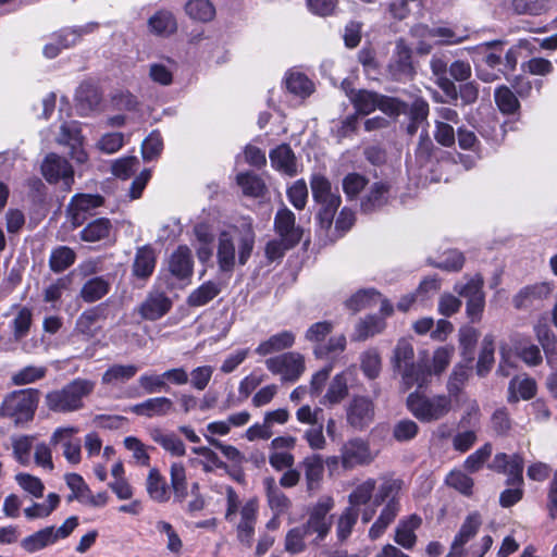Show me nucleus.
Returning <instances> with one entry per match:
<instances>
[{"label": "nucleus", "mask_w": 557, "mask_h": 557, "mask_svg": "<svg viewBox=\"0 0 557 557\" xmlns=\"http://www.w3.org/2000/svg\"><path fill=\"white\" fill-rule=\"evenodd\" d=\"M146 488L150 498L157 503H165L170 499L166 481L156 468L150 469L148 473Z\"/></svg>", "instance_id": "obj_31"}, {"label": "nucleus", "mask_w": 557, "mask_h": 557, "mask_svg": "<svg viewBox=\"0 0 557 557\" xmlns=\"http://www.w3.org/2000/svg\"><path fill=\"white\" fill-rule=\"evenodd\" d=\"M406 405L413 417L421 422H434L446 417L453 409L450 396L435 395L429 397L413 392L407 397Z\"/></svg>", "instance_id": "obj_5"}, {"label": "nucleus", "mask_w": 557, "mask_h": 557, "mask_svg": "<svg viewBox=\"0 0 557 557\" xmlns=\"http://www.w3.org/2000/svg\"><path fill=\"white\" fill-rule=\"evenodd\" d=\"M104 199L100 195L77 194L72 197L67 206V218L74 227L81 226L92 210L103 205Z\"/></svg>", "instance_id": "obj_11"}, {"label": "nucleus", "mask_w": 557, "mask_h": 557, "mask_svg": "<svg viewBox=\"0 0 557 557\" xmlns=\"http://www.w3.org/2000/svg\"><path fill=\"white\" fill-rule=\"evenodd\" d=\"M380 294L374 289H364L356 293L348 301L347 306L354 310L359 311L363 308L376 305L379 302Z\"/></svg>", "instance_id": "obj_63"}, {"label": "nucleus", "mask_w": 557, "mask_h": 557, "mask_svg": "<svg viewBox=\"0 0 557 557\" xmlns=\"http://www.w3.org/2000/svg\"><path fill=\"white\" fill-rule=\"evenodd\" d=\"M401 484L403 482L398 479L383 478L374 496L373 505L379 506L385 500L387 502L369 530V537L371 540L381 537L398 516L400 505L397 496L401 490Z\"/></svg>", "instance_id": "obj_3"}, {"label": "nucleus", "mask_w": 557, "mask_h": 557, "mask_svg": "<svg viewBox=\"0 0 557 557\" xmlns=\"http://www.w3.org/2000/svg\"><path fill=\"white\" fill-rule=\"evenodd\" d=\"M185 10L191 18L200 22H209L215 15V9L209 0H189Z\"/></svg>", "instance_id": "obj_50"}, {"label": "nucleus", "mask_w": 557, "mask_h": 557, "mask_svg": "<svg viewBox=\"0 0 557 557\" xmlns=\"http://www.w3.org/2000/svg\"><path fill=\"white\" fill-rule=\"evenodd\" d=\"M300 467L305 472L307 487L309 491L315 490L323 476L324 465L320 455L313 454L304 458Z\"/></svg>", "instance_id": "obj_30"}, {"label": "nucleus", "mask_w": 557, "mask_h": 557, "mask_svg": "<svg viewBox=\"0 0 557 557\" xmlns=\"http://www.w3.org/2000/svg\"><path fill=\"white\" fill-rule=\"evenodd\" d=\"M174 410L173 400L165 396L148 398L131 407L133 413L148 419L165 417L174 412Z\"/></svg>", "instance_id": "obj_18"}, {"label": "nucleus", "mask_w": 557, "mask_h": 557, "mask_svg": "<svg viewBox=\"0 0 557 557\" xmlns=\"http://www.w3.org/2000/svg\"><path fill=\"white\" fill-rule=\"evenodd\" d=\"M221 292L218 283L206 282L193 290L187 298V304L191 307H201L214 299Z\"/></svg>", "instance_id": "obj_45"}, {"label": "nucleus", "mask_w": 557, "mask_h": 557, "mask_svg": "<svg viewBox=\"0 0 557 557\" xmlns=\"http://www.w3.org/2000/svg\"><path fill=\"white\" fill-rule=\"evenodd\" d=\"M385 321L376 315H368L363 320H360L352 335V341L363 342L369 337L380 334L385 329Z\"/></svg>", "instance_id": "obj_33"}, {"label": "nucleus", "mask_w": 557, "mask_h": 557, "mask_svg": "<svg viewBox=\"0 0 557 557\" xmlns=\"http://www.w3.org/2000/svg\"><path fill=\"white\" fill-rule=\"evenodd\" d=\"M255 232L249 223L234 226L219 236L218 262L224 272H230L235 265V251L238 252V263L244 265L248 261L253 246Z\"/></svg>", "instance_id": "obj_1"}, {"label": "nucleus", "mask_w": 557, "mask_h": 557, "mask_svg": "<svg viewBox=\"0 0 557 557\" xmlns=\"http://www.w3.org/2000/svg\"><path fill=\"white\" fill-rule=\"evenodd\" d=\"M339 451L341 463L347 470L369 465L374 460L369 443L360 437L345 442Z\"/></svg>", "instance_id": "obj_9"}, {"label": "nucleus", "mask_w": 557, "mask_h": 557, "mask_svg": "<svg viewBox=\"0 0 557 557\" xmlns=\"http://www.w3.org/2000/svg\"><path fill=\"white\" fill-rule=\"evenodd\" d=\"M481 524L482 520L479 513L469 515L453 541L448 557H462L466 554L465 545L475 536Z\"/></svg>", "instance_id": "obj_19"}, {"label": "nucleus", "mask_w": 557, "mask_h": 557, "mask_svg": "<svg viewBox=\"0 0 557 557\" xmlns=\"http://www.w3.org/2000/svg\"><path fill=\"white\" fill-rule=\"evenodd\" d=\"M552 288L547 283L525 286L513 296L512 302L517 309H529L537 306L543 299L547 298Z\"/></svg>", "instance_id": "obj_21"}, {"label": "nucleus", "mask_w": 557, "mask_h": 557, "mask_svg": "<svg viewBox=\"0 0 557 557\" xmlns=\"http://www.w3.org/2000/svg\"><path fill=\"white\" fill-rule=\"evenodd\" d=\"M494 98L497 107L505 114H512L520 107L517 96L507 86L496 88Z\"/></svg>", "instance_id": "obj_52"}, {"label": "nucleus", "mask_w": 557, "mask_h": 557, "mask_svg": "<svg viewBox=\"0 0 557 557\" xmlns=\"http://www.w3.org/2000/svg\"><path fill=\"white\" fill-rule=\"evenodd\" d=\"M138 384L146 394H157L170 389V385L165 382L163 372L160 374L144 373L139 376Z\"/></svg>", "instance_id": "obj_55"}, {"label": "nucleus", "mask_w": 557, "mask_h": 557, "mask_svg": "<svg viewBox=\"0 0 557 557\" xmlns=\"http://www.w3.org/2000/svg\"><path fill=\"white\" fill-rule=\"evenodd\" d=\"M311 190L314 201L320 206L317 219L322 228L329 230L341 205V196L332 191L331 182L322 175H313Z\"/></svg>", "instance_id": "obj_7"}, {"label": "nucleus", "mask_w": 557, "mask_h": 557, "mask_svg": "<svg viewBox=\"0 0 557 557\" xmlns=\"http://www.w3.org/2000/svg\"><path fill=\"white\" fill-rule=\"evenodd\" d=\"M171 486L178 502L187 496V479L185 467L181 462H174L170 469Z\"/></svg>", "instance_id": "obj_51"}, {"label": "nucleus", "mask_w": 557, "mask_h": 557, "mask_svg": "<svg viewBox=\"0 0 557 557\" xmlns=\"http://www.w3.org/2000/svg\"><path fill=\"white\" fill-rule=\"evenodd\" d=\"M523 465L524 460L519 454L507 455L505 453H498L494 456L488 468L498 473L506 474V483L508 485H522Z\"/></svg>", "instance_id": "obj_12"}, {"label": "nucleus", "mask_w": 557, "mask_h": 557, "mask_svg": "<svg viewBox=\"0 0 557 557\" xmlns=\"http://www.w3.org/2000/svg\"><path fill=\"white\" fill-rule=\"evenodd\" d=\"M360 368L369 380L376 379L382 369V360L375 348L363 351L360 356Z\"/></svg>", "instance_id": "obj_49"}, {"label": "nucleus", "mask_w": 557, "mask_h": 557, "mask_svg": "<svg viewBox=\"0 0 557 557\" xmlns=\"http://www.w3.org/2000/svg\"><path fill=\"white\" fill-rule=\"evenodd\" d=\"M536 382L528 376H516L509 382L507 400L511 404L520 399L529 400L536 394Z\"/></svg>", "instance_id": "obj_27"}, {"label": "nucleus", "mask_w": 557, "mask_h": 557, "mask_svg": "<svg viewBox=\"0 0 557 557\" xmlns=\"http://www.w3.org/2000/svg\"><path fill=\"white\" fill-rule=\"evenodd\" d=\"M99 318L96 308L84 311L76 320L75 331L86 338H91L97 333L96 322Z\"/></svg>", "instance_id": "obj_56"}, {"label": "nucleus", "mask_w": 557, "mask_h": 557, "mask_svg": "<svg viewBox=\"0 0 557 557\" xmlns=\"http://www.w3.org/2000/svg\"><path fill=\"white\" fill-rule=\"evenodd\" d=\"M42 175L49 183L62 181L65 189L70 190L74 183V171L72 165L60 156L50 153L41 165Z\"/></svg>", "instance_id": "obj_13"}, {"label": "nucleus", "mask_w": 557, "mask_h": 557, "mask_svg": "<svg viewBox=\"0 0 557 557\" xmlns=\"http://www.w3.org/2000/svg\"><path fill=\"white\" fill-rule=\"evenodd\" d=\"M237 184L247 196L259 197L263 194L264 184L262 180L252 173H240L237 175Z\"/></svg>", "instance_id": "obj_59"}, {"label": "nucleus", "mask_w": 557, "mask_h": 557, "mask_svg": "<svg viewBox=\"0 0 557 557\" xmlns=\"http://www.w3.org/2000/svg\"><path fill=\"white\" fill-rule=\"evenodd\" d=\"M414 350L411 343L406 338H400L394 349L392 363L394 369L403 371L413 362Z\"/></svg>", "instance_id": "obj_46"}, {"label": "nucleus", "mask_w": 557, "mask_h": 557, "mask_svg": "<svg viewBox=\"0 0 557 557\" xmlns=\"http://www.w3.org/2000/svg\"><path fill=\"white\" fill-rule=\"evenodd\" d=\"M388 199V186L384 183H374L361 202L364 212L374 211L383 207Z\"/></svg>", "instance_id": "obj_43"}, {"label": "nucleus", "mask_w": 557, "mask_h": 557, "mask_svg": "<svg viewBox=\"0 0 557 557\" xmlns=\"http://www.w3.org/2000/svg\"><path fill=\"white\" fill-rule=\"evenodd\" d=\"M272 165L286 174L293 175L296 172L295 156L288 145H281L270 153Z\"/></svg>", "instance_id": "obj_36"}, {"label": "nucleus", "mask_w": 557, "mask_h": 557, "mask_svg": "<svg viewBox=\"0 0 557 557\" xmlns=\"http://www.w3.org/2000/svg\"><path fill=\"white\" fill-rule=\"evenodd\" d=\"M157 255L154 249L145 245L136 249L135 258L132 264V274L138 280L149 278L156 268Z\"/></svg>", "instance_id": "obj_23"}, {"label": "nucleus", "mask_w": 557, "mask_h": 557, "mask_svg": "<svg viewBox=\"0 0 557 557\" xmlns=\"http://www.w3.org/2000/svg\"><path fill=\"white\" fill-rule=\"evenodd\" d=\"M285 84L289 92L301 98L308 97L313 91V83L300 72H288Z\"/></svg>", "instance_id": "obj_44"}, {"label": "nucleus", "mask_w": 557, "mask_h": 557, "mask_svg": "<svg viewBox=\"0 0 557 557\" xmlns=\"http://www.w3.org/2000/svg\"><path fill=\"white\" fill-rule=\"evenodd\" d=\"M265 485L268 503L275 516L286 512L290 507L288 497L275 485L274 479H265Z\"/></svg>", "instance_id": "obj_40"}, {"label": "nucleus", "mask_w": 557, "mask_h": 557, "mask_svg": "<svg viewBox=\"0 0 557 557\" xmlns=\"http://www.w3.org/2000/svg\"><path fill=\"white\" fill-rule=\"evenodd\" d=\"M46 367L27 366L12 375L14 385H26L41 380L46 376Z\"/></svg>", "instance_id": "obj_60"}, {"label": "nucleus", "mask_w": 557, "mask_h": 557, "mask_svg": "<svg viewBox=\"0 0 557 557\" xmlns=\"http://www.w3.org/2000/svg\"><path fill=\"white\" fill-rule=\"evenodd\" d=\"M296 335L290 330H284L275 333L267 339L259 343L255 352L261 357L280 354L295 345Z\"/></svg>", "instance_id": "obj_20"}, {"label": "nucleus", "mask_w": 557, "mask_h": 557, "mask_svg": "<svg viewBox=\"0 0 557 557\" xmlns=\"http://www.w3.org/2000/svg\"><path fill=\"white\" fill-rule=\"evenodd\" d=\"M348 97L359 114L367 115L377 109L379 94L374 91L366 89L351 90Z\"/></svg>", "instance_id": "obj_34"}, {"label": "nucleus", "mask_w": 557, "mask_h": 557, "mask_svg": "<svg viewBox=\"0 0 557 557\" xmlns=\"http://www.w3.org/2000/svg\"><path fill=\"white\" fill-rule=\"evenodd\" d=\"M463 281L457 282L454 286V290L467 300L473 299L474 297H485L483 292L484 280L481 274L473 276L466 275Z\"/></svg>", "instance_id": "obj_38"}, {"label": "nucleus", "mask_w": 557, "mask_h": 557, "mask_svg": "<svg viewBox=\"0 0 557 557\" xmlns=\"http://www.w3.org/2000/svg\"><path fill=\"white\" fill-rule=\"evenodd\" d=\"M75 259L76 255L72 248L60 246L51 251L49 267L53 272L60 273L70 268Z\"/></svg>", "instance_id": "obj_47"}, {"label": "nucleus", "mask_w": 557, "mask_h": 557, "mask_svg": "<svg viewBox=\"0 0 557 557\" xmlns=\"http://www.w3.org/2000/svg\"><path fill=\"white\" fill-rule=\"evenodd\" d=\"M240 519L236 524L237 539L239 542L250 546L257 523L258 502L256 499L247 500L239 510Z\"/></svg>", "instance_id": "obj_17"}, {"label": "nucleus", "mask_w": 557, "mask_h": 557, "mask_svg": "<svg viewBox=\"0 0 557 557\" xmlns=\"http://www.w3.org/2000/svg\"><path fill=\"white\" fill-rule=\"evenodd\" d=\"M375 405L367 396L357 395L346 408L347 423L357 431L367 429L374 420Z\"/></svg>", "instance_id": "obj_10"}, {"label": "nucleus", "mask_w": 557, "mask_h": 557, "mask_svg": "<svg viewBox=\"0 0 557 557\" xmlns=\"http://www.w3.org/2000/svg\"><path fill=\"white\" fill-rule=\"evenodd\" d=\"M97 27V23H88L77 28H66L55 34V38L61 48L66 49L75 45L84 34L92 33Z\"/></svg>", "instance_id": "obj_48"}, {"label": "nucleus", "mask_w": 557, "mask_h": 557, "mask_svg": "<svg viewBox=\"0 0 557 557\" xmlns=\"http://www.w3.org/2000/svg\"><path fill=\"white\" fill-rule=\"evenodd\" d=\"M431 37H437L440 45H458L469 38L467 27L438 26L429 30Z\"/></svg>", "instance_id": "obj_32"}, {"label": "nucleus", "mask_w": 557, "mask_h": 557, "mask_svg": "<svg viewBox=\"0 0 557 557\" xmlns=\"http://www.w3.org/2000/svg\"><path fill=\"white\" fill-rule=\"evenodd\" d=\"M308 535L301 525L290 529L285 536V550L292 555L302 553L306 549V537Z\"/></svg>", "instance_id": "obj_54"}, {"label": "nucleus", "mask_w": 557, "mask_h": 557, "mask_svg": "<svg viewBox=\"0 0 557 557\" xmlns=\"http://www.w3.org/2000/svg\"><path fill=\"white\" fill-rule=\"evenodd\" d=\"M401 372V388L403 391L410 389L413 385L424 387L430 383L432 371L430 367L422 362L412 363Z\"/></svg>", "instance_id": "obj_24"}, {"label": "nucleus", "mask_w": 557, "mask_h": 557, "mask_svg": "<svg viewBox=\"0 0 557 557\" xmlns=\"http://www.w3.org/2000/svg\"><path fill=\"white\" fill-rule=\"evenodd\" d=\"M139 168V160L136 157H124L112 163V173L121 180H127Z\"/></svg>", "instance_id": "obj_64"}, {"label": "nucleus", "mask_w": 557, "mask_h": 557, "mask_svg": "<svg viewBox=\"0 0 557 557\" xmlns=\"http://www.w3.org/2000/svg\"><path fill=\"white\" fill-rule=\"evenodd\" d=\"M138 372L135 364H111L101 375V383L107 386L116 387L132 380Z\"/></svg>", "instance_id": "obj_26"}, {"label": "nucleus", "mask_w": 557, "mask_h": 557, "mask_svg": "<svg viewBox=\"0 0 557 557\" xmlns=\"http://www.w3.org/2000/svg\"><path fill=\"white\" fill-rule=\"evenodd\" d=\"M112 224L107 218H99L87 224L81 232L84 242L95 243L109 236Z\"/></svg>", "instance_id": "obj_41"}, {"label": "nucleus", "mask_w": 557, "mask_h": 557, "mask_svg": "<svg viewBox=\"0 0 557 557\" xmlns=\"http://www.w3.org/2000/svg\"><path fill=\"white\" fill-rule=\"evenodd\" d=\"M193 453L202 456L203 459L199 461L205 472H212L215 469H226L227 466L219 456L209 447H194Z\"/></svg>", "instance_id": "obj_61"}, {"label": "nucleus", "mask_w": 557, "mask_h": 557, "mask_svg": "<svg viewBox=\"0 0 557 557\" xmlns=\"http://www.w3.org/2000/svg\"><path fill=\"white\" fill-rule=\"evenodd\" d=\"M347 395V379L344 373H339L332 379L321 403L324 405H336L344 400Z\"/></svg>", "instance_id": "obj_42"}, {"label": "nucleus", "mask_w": 557, "mask_h": 557, "mask_svg": "<svg viewBox=\"0 0 557 557\" xmlns=\"http://www.w3.org/2000/svg\"><path fill=\"white\" fill-rule=\"evenodd\" d=\"M375 488L376 481L369 478L359 483L348 495L349 506L343 510L336 524V533L339 541H345L349 537L360 513L359 507L367 505L371 500Z\"/></svg>", "instance_id": "obj_4"}, {"label": "nucleus", "mask_w": 557, "mask_h": 557, "mask_svg": "<svg viewBox=\"0 0 557 557\" xmlns=\"http://www.w3.org/2000/svg\"><path fill=\"white\" fill-rule=\"evenodd\" d=\"M194 261L187 246H178L169 258L168 269L177 280L189 278L193 274Z\"/></svg>", "instance_id": "obj_22"}, {"label": "nucleus", "mask_w": 557, "mask_h": 557, "mask_svg": "<svg viewBox=\"0 0 557 557\" xmlns=\"http://www.w3.org/2000/svg\"><path fill=\"white\" fill-rule=\"evenodd\" d=\"M267 369L275 375H281L285 382L297 381L305 372V358L297 351H288L270 357L265 360Z\"/></svg>", "instance_id": "obj_8"}, {"label": "nucleus", "mask_w": 557, "mask_h": 557, "mask_svg": "<svg viewBox=\"0 0 557 557\" xmlns=\"http://www.w3.org/2000/svg\"><path fill=\"white\" fill-rule=\"evenodd\" d=\"M176 66V62L170 58H165L161 62L151 63L149 65V77L157 84L169 86L173 82Z\"/></svg>", "instance_id": "obj_37"}, {"label": "nucleus", "mask_w": 557, "mask_h": 557, "mask_svg": "<svg viewBox=\"0 0 557 557\" xmlns=\"http://www.w3.org/2000/svg\"><path fill=\"white\" fill-rule=\"evenodd\" d=\"M150 32L159 36H169L173 34L176 28V20L170 11L161 10L153 14L148 20Z\"/></svg>", "instance_id": "obj_35"}, {"label": "nucleus", "mask_w": 557, "mask_h": 557, "mask_svg": "<svg viewBox=\"0 0 557 557\" xmlns=\"http://www.w3.org/2000/svg\"><path fill=\"white\" fill-rule=\"evenodd\" d=\"M346 337L336 335L330 337L326 344H319L314 347L313 352L318 358H325L330 355H337L345 350Z\"/></svg>", "instance_id": "obj_62"}, {"label": "nucleus", "mask_w": 557, "mask_h": 557, "mask_svg": "<svg viewBox=\"0 0 557 557\" xmlns=\"http://www.w3.org/2000/svg\"><path fill=\"white\" fill-rule=\"evenodd\" d=\"M94 388L95 382L78 377L62 388L48 392L45 396V404L53 412H75L84 408V398L89 396Z\"/></svg>", "instance_id": "obj_2"}, {"label": "nucleus", "mask_w": 557, "mask_h": 557, "mask_svg": "<svg viewBox=\"0 0 557 557\" xmlns=\"http://www.w3.org/2000/svg\"><path fill=\"white\" fill-rule=\"evenodd\" d=\"M494 363V337L485 335L482 342V350L476 363V372L479 375H485Z\"/></svg>", "instance_id": "obj_57"}, {"label": "nucleus", "mask_w": 557, "mask_h": 557, "mask_svg": "<svg viewBox=\"0 0 557 557\" xmlns=\"http://www.w3.org/2000/svg\"><path fill=\"white\" fill-rule=\"evenodd\" d=\"M111 283L103 276H95L87 280L81 290L79 297L87 304L102 299L110 292Z\"/></svg>", "instance_id": "obj_28"}, {"label": "nucleus", "mask_w": 557, "mask_h": 557, "mask_svg": "<svg viewBox=\"0 0 557 557\" xmlns=\"http://www.w3.org/2000/svg\"><path fill=\"white\" fill-rule=\"evenodd\" d=\"M38 400V389L27 388L12 392L0 404V417L13 418L15 423L32 420Z\"/></svg>", "instance_id": "obj_6"}, {"label": "nucleus", "mask_w": 557, "mask_h": 557, "mask_svg": "<svg viewBox=\"0 0 557 557\" xmlns=\"http://www.w3.org/2000/svg\"><path fill=\"white\" fill-rule=\"evenodd\" d=\"M295 214L287 208L280 209L274 219V227L287 247L296 246L302 236V231L295 224Z\"/></svg>", "instance_id": "obj_15"}, {"label": "nucleus", "mask_w": 557, "mask_h": 557, "mask_svg": "<svg viewBox=\"0 0 557 557\" xmlns=\"http://www.w3.org/2000/svg\"><path fill=\"white\" fill-rule=\"evenodd\" d=\"M388 72L395 81H405L413 75L411 49L404 39L396 41L395 50L388 63Z\"/></svg>", "instance_id": "obj_14"}, {"label": "nucleus", "mask_w": 557, "mask_h": 557, "mask_svg": "<svg viewBox=\"0 0 557 557\" xmlns=\"http://www.w3.org/2000/svg\"><path fill=\"white\" fill-rule=\"evenodd\" d=\"M421 525V518L411 515L401 519L395 530V542L406 549H411L417 542L416 530Z\"/></svg>", "instance_id": "obj_25"}, {"label": "nucleus", "mask_w": 557, "mask_h": 557, "mask_svg": "<svg viewBox=\"0 0 557 557\" xmlns=\"http://www.w3.org/2000/svg\"><path fill=\"white\" fill-rule=\"evenodd\" d=\"M34 436L21 435L12 437V448L14 458L22 466H28L30 463V451L33 448Z\"/></svg>", "instance_id": "obj_53"}, {"label": "nucleus", "mask_w": 557, "mask_h": 557, "mask_svg": "<svg viewBox=\"0 0 557 557\" xmlns=\"http://www.w3.org/2000/svg\"><path fill=\"white\" fill-rule=\"evenodd\" d=\"M172 308L171 299L162 292H151L140 304L138 312L143 319L156 321L165 315Z\"/></svg>", "instance_id": "obj_16"}, {"label": "nucleus", "mask_w": 557, "mask_h": 557, "mask_svg": "<svg viewBox=\"0 0 557 557\" xmlns=\"http://www.w3.org/2000/svg\"><path fill=\"white\" fill-rule=\"evenodd\" d=\"M52 534V527L44 528L26 537L21 542V546L28 553H35L55 543Z\"/></svg>", "instance_id": "obj_39"}, {"label": "nucleus", "mask_w": 557, "mask_h": 557, "mask_svg": "<svg viewBox=\"0 0 557 557\" xmlns=\"http://www.w3.org/2000/svg\"><path fill=\"white\" fill-rule=\"evenodd\" d=\"M149 435L153 442L159 444L172 456H184L186 453L183 441L174 433H164L160 428L149 430Z\"/></svg>", "instance_id": "obj_29"}, {"label": "nucleus", "mask_w": 557, "mask_h": 557, "mask_svg": "<svg viewBox=\"0 0 557 557\" xmlns=\"http://www.w3.org/2000/svg\"><path fill=\"white\" fill-rule=\"evenodd\" d=\"M445 482L449 487L455 488L466 496H470L472 494L474 485L473 479L461 470L450 471L447 474Z\"/></svg>", "instance_id": "obj_58"}]
</instances>
